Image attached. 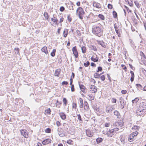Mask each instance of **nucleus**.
Segmentation results:
<instances>
[{"mask_svg":"<svg viewBox=\"0 0 146 146\" xmlns=\"http://www.w3.org/2000/svg\"><path fill=\"white\" fill-rule=\"evenodd\" d=\"M134 3L135 4V5L137 6V8H139L140 6L139 4V3L137 1H134Z\"/></svg>","mask_w":146,"mask_h":146,"instance_id":"nucleus-39","label":"nucleus"},{"mask_svg":"<svg viewBox=\"0 0 146 146\" xmlns=\"http://www.w3.org/2000/svg\"><path fill=\"white\" fill-rule=\"evenodd\" d=\"M119 130L118 128L109 129L108 131L106 132L107 135L109 137H114L116 135V132Z\"/></svg>","mask_w":146,"mask_h":146,"instance_id":"nucleus-4","label":"nucleus"},{"mask_svg":"<svg viewBox=\"0 0 146 146\" xmlns=\"http://www.w3.org/2000/svg\"><path fill=\"white\" fill-rule=\"evenodd\" d=\"M121 92L122 94H125L127 93V91L125 90H122Z\"/></svg>","mask_w":146,"mask_h":146,"instance_id":"nucleus-62","label":"nucleus"},{"mask_svg":"<svg viewBox=\"0 0 146 146\" xmlns=\"http://www.w3.org/2000/svg\"><path fill=\"white\" fill-rule=\"evenodd\" d=\"M138 100L139 99L137 98H135L134 100H133L132 102L133 103H136Z\"/></svg>","mask_w":146,"mask_h":146,"instance_id":"nucleus-48","label":"nucleus"},{"mask_svg":"<svg viewBox=\"0 0 146 146\" xmlns=\"http://www.w3.org/2000/svg\"><path fill=\"white\" fill-rule=\"evenodd\" d=\"M63 102L64 103V104L66 106L67 104V101L66 99V98H64L63 99Z\"/></svg>","mask_w":146,"mask_h":146,"instance_id":"nucleus-35","label":"nucleus"},{"mask_svg":"<svg viewBox=\"0 0 146 146\" xmlns=\"http://www.w3.org/2000/svg\"><path fill=\"white\" fill-rule=\"evenodd\" d=\"M124 7L127 10V11L128 12V13H129V12H131V10H130L127 6L125 5Z\"/></svg>","mask_w":146,"mask_h":146,"instance_id":"nucleus-57","label":"nucleus"},{"mask_svg":"<svg viewBox=\"0 0 146 146\" xmlns=\"http://www.w3.org/2000/svg\"><path fill=\"white\" fill-rule=\"evenodd\" d=\"M70 6L68 7V6L67 5V7H68L69 9L70 10H73V6H74V4L72 2H71L70 3Z\"/></svg>","mask_w":146,"mask_h":146,"instance_id":"nucleus-24","label":"nucleus"},{"mask_svg":"<svg viewBox=\"0 0 146 146\" xmlns=\"http://www.w3.org/2000/svg\"><path fill=\"white\" fill-rule=\"evenodd\" d=\"M90 64L89 61H87L86 62H84V65L86 67H88Z\"/></svg>","mask_w":146,"mask_h":146,"instance_id":"nucleus-38","label":"nucleus"},{"mask_svg":"<svg viewBox=\"0 0 146 146\" xmlns=\"http://www.w3.org/2000/svg\"><path fill=\"white\" fill-rule=\"evenodd\" d=\"M66 142L68 144H71L73 142V141L72 140L69 139Z\"/></svg>","mask_w":146,"mask_h":146,"instance_id":"nucleus-51","label":"nucleus"},{"mask_svg":"<svg viewBox=\"0 0 146 146\" xmlns=\"http://www.w3.org/2000/svg\"><path fill=\"white\" fill-rule=\"evenodd\" d=\"M97 42L99 44L101 45L102 47L104 48H106V45L103 40L100 41L97 40Z\"/></svg>","mask_w":146,"mask_h":146,"instance_id":"nucleus-10","label":"nucleus"},{"mask_svg":"<svg viewBox=\"0 0 146 146\" xmlns=\"http://www.w3.org/2000/svg\"><path fill=\"white\" fill-rule=\"evenodd\" d=\"M114 114L117 116V118H119L120 117V115L119 112L115 110L113 112Z\"/></svg>","mask_w":146,"mask_h":146,"instance_id":"nucleus-21","label":"nucleus"},{"mask_svg":"<svg viewBox=\"0 0 146 146\" xmlns=\"http://www.w3.org/2000/svg\"><path fill=\"white\" fill-rule=\"evenodd\" d=\"M45 131L46 133H50V132H51V129L50 128H48L46 129L45 130Z\"/></svg>","mask_w":146,"mask_h":146,"instance_id":"nucleus-42","label":"nucleus"},{"mask_svg":"<svg viewBox=\"0 0 146 146\" xmlns=\"http://www.w3.org/2000/svg\"><path fill=\"white\" fill-rule=\"evenodd\" d=\"M51 110L50 108H48L45 111V113L47 114L50 115V114Z\"/></svg>","mask_w":146,"mask_h":146,"instance_id":"nucleus-30","label":"nucleus"},{"mask_svg":"<svg viewBox=\"0 0 146 146\" xmlns=\"http://www.w3.org/2000/svg\"><path fill=\"white\" fill-rule=\"evenodd\" d=\"M67 19L68 21L69 22L72 21V19L70 17V15H69L67 16Z\"/></svg>","mask_w":146,"mask_h":146,"instance_id":"nucleus-50","label":"nucleus"},{"mask_svg":"<svg viewBox=\"0 0 146 146\" xmlns=\"http://www.w3.org/2000/svg\"><path fill=\"white\" fill-rule=\"evenodd\" d=\"M142 71L144 75L145 76L146 78V70L144 68H142Z\"/></svg>","mask_w":146,"mask_h":146,"instance_id":"nucleus-46","label":"nucleus"},{"mask_svg":"<svg viewBox=\"0 0 146 146\" xmlns=\"http://www.w3.org/2000/svg\"><path fill=\"white\" fill-rule=\"evenodd\" d=\"M86 133L87 135L90 137L93 136V134L90 130H86Z\"/></svg>","mask_w":146,"mask_h":146,"instance_id":"nucleus-14","label":"nucleus"},{"mask_svg":"<svg viewBox=\"0 0 146 146\" xmlns=\"http://www.w3.org/2000/svg\"><path fill=\"white\" fill-rule=\"evenodd\" d=\"M103 139L101 137H98L96 139L97 143V144L100 143L101 142H102L103 141Z\"/></svg>","mask_w":146,"mask_h":146,"instance_id":"nucleus-27","label":"nucleus"},{"mask_svg":"<svg viewBox=\"0 0 146 146\" xmlns=\"http://www.w3.org/2000/svg\"><path fill=\"white\" fill-rule=\"evenodd\" d=\"M102 70V67L101 66H99L98 68V70L96 71V72H98L99 71L101 72Z\"/></svg>","mask_w":146,"mask_h":146,"instance_id":"nucleus-45","label":"nucleus"},{"mask_svg":"<svg viewBox=\"0 0 146 146\" xmlns=\"http://www.w3.org/2000/svg\"><path fill=\"white\" fill-rule=\"evenodd\" d=\"M64 20V18L62 17L60 18V21L59 22V23H61Z\"/></svg>","mask_w":146,"mask_h":146,"instance_id":"nucleus-64","label":"nucleus"},{"mask_svg":"<svg viewBox=\"0 0 146 146\" xmlns=\"http://www.w3.org/2000/svg\"><path fill=\"white\" fill-rule=\"evenodd\" d=\"M76 13L80 19H83L85 12L82 7H78L76 10Z\"/></svg>","mask_w":146,"mask_h":146,"instance_id":"nucleus-3","label":"nucleus"},{"mask_svg":"<svg viewBox=\"0 0 146 146\" xmlns=\"http://www.w3.org/2000/svg\"><path fill=\"white\" fill-rule=\"evenodd\" d=\"M57 131L60 137H64L65 136L66 132H65L61 130H59L58 128V129Z\"/></svg>","mask_w":146,"mask_h":146,"instance_id":"nucleus-8","label":"nucleus"},{"mask_svg":"<svg viewBox=\"0 0 146 146\" xmlns=\"http://www.w3.org/2000/svg\"><path fill=\"white\" fill-rule=\"evenodd\" d=\"M64 9V7L63 6H61L60 8V10L61 12H63Z\"/></svg>","mask_w":146,"mask_h":146,"instance_id":"nucleus-58","label":"nucleus"},{"mask_svg":"<svg viewBox=\"0 0 146 146\" xmlns=\"http://www.w3.org/2000/svg\"><path fill=\"white\" fill-rule=\"evenodd\" d=\"M96 87L94 85H92L90 88V90L92 93H96L97 91Z\"/></svg>","mask_w":146,"mask_h":146,"instance_id":"nucleus-7","label":"nucleus"},{"mask_svg":"<svg viewBox=\"0 0 146 146\" xmlns=\"http://www.w3.org/2000/svg\"><path fill=\"white\" fill-rule=\"evenodd\" d=\"M79 101L80 104H79V107L80 108H82L84 106L83 101L82 98H79Z\"/></svg>","mask_w":146,"mask_h":146,"instance_id":"nucleus-22","label":"nucleus"},{"mask_svg":"<svg viewBox=\"0 0 146 146\" xmlns=\"http://www.w3.org/2000/svg\"><path fill=\"white\" fill-rule=\"evenodd\" d=\"M71 86V91L72 92H74L75 91L74 86L73 84L70 85Z\"/></svg>","mask_w":146,"mask_h":146,"instance_id":"nucleus-49","label":"nucleus"},{"mask_svg":"<svg viewBox=\"0 0 146 146\" xmlns=\"http://www.w3.org/2000/svg\"><path fill=\"white\" fill-rule=\"evenodd\" d=\"M98 17L102 20H104L105 19L104 16L102 14H99L98 15Z\"/></svg>","mask_w":146,"mask_h":146,"instance_id":"nucleus-32","label":"nucleus"},{"mask_svg":"<svg viewBox=\"0 0 146 146\" xmlns=\"http://www.w3.org/2000/svg\"><path fill=\"white\" fill-rule=\"evenodd\" d=\"M90 81L92 82H93L94 84H95L96 83V81L92 78H91L90 79Z\"/></svg>","mask_w":146,"mask_h":146,"instance_id":"nucleus-63","label":"nucleus"},{"mask_svg":"<svg viewBox=\"0 0 146 146\" xmlns=\"http://www.w3.org/2000/svg\"><path fill=\"white\" fill-rule=\"evenodd\" d=\"M51 21L54 23L56 25H58L59 24L57 18L55 17H54L53 18H51Z\"/></svg>","mask_w":146,"mask_h":146,"instance_id":"nucleus-23","label":"nucleus"},{"mask_svg":"<svg viewBox=\"0 0 146 146\" xmlns=\"http://www.w3.org/2000/svg\"><path fill=\"white\" fill-rule=\"evenodd\" d=\"M84 110H85L88 111L89 109V107L87 101H85L84 102Z\"/></svg>","mask_w":146,"mask_h":146,"instance_id":"nucleus-13","label":"nucleus"},{"mask_svg":"<svg viewBox=\"0 0 146 146\" xmlns=\"http://www.w3.org/2000/svg\"><path fill=\"white\" fill-rule=\"evenodd\" d=\"M81 50L82 53H84L86 52V48L85 46H83L81 47Z\"/></svg>","mask_w":146,"mask_h":146,"instance_id":"nucleus-34","label":"nucleus"},{"mask_svg":"<svg viewBox=\"0 0 146 146\" xmlns=\"http://www.w3.org/2000/svg\"><path fill=\"white\" fill-rule=\"evenodd\" d=\"M139 128V126L135 125L132 128V129L133 130H138Z\"/></svg>","mask_w":146,"mask_h":146,"instance_id":"nucleus-37","label":"nucleus"},{"mask_svg":"<svg viewBox=\"0 0 146 146\" xmlns=\"http://www.w3.org/2000/svg\"><path fill=\"white\" fill-rule=\"evenodd\" d=\"M100 78L101 80L102 81H104L105 79V77L104 75H102L100 76Z\"/></svg>","mask_w":146,"mask_h":146,"instance_id":"nucleus-47","label":"nucleus"},{"mask_svg":"<svg viewBox=\"0 0 146 146\" xmlns=\"http://www.w3.org/2000/svg\"><path fill=\"white\" fill-rule=\"evenodd\" d=\"M51 139H47L44 140L42 142V144L43 145L48 144L51 142Z\"/></svg>","mask_w":146,"mask_h":146,"instance_id":"nucleus-11","label":"nucleus"},{"mask_svg":"<svg viewBox=\"0 0 146 146\" xmlns=\"http://www.w3.org/2000/svg\"><path fill=\"white\" fill-rule=\"evenodd\" d=\"M59 115L62 119L64 120L66 119V115L64 113L61 112L60 113Z\"/></svg>","mask_w":146,"mask_h":146,"instance_id":"nucleus-18","label":"nucleus"},{"mask_svg":"<svg viewBox=\"0 0 146 146\" xmlns=\"http://www.w3.org/2000/svg\"><path fill=\"white\" fill-rule=\"evenodd\" d=\"M119 102L121 106V108L123 109L124 107L125 104L124 102L123 98L122 97L119 98Z\"/></svg>","mask_w":146,"mask_h":146,"instance_id":"nucleus-9","label":"nucleus"},{"mask_svg":"<svg viewBox=\"0 0 146 146\" xmlns=\"http://www.w3.org/2000/svg\"><path fill=\"white\" fill-rule=\"evenodd\" d=\"M72 108L73 109H76L77 107V104L76 103H73L72 104Z\"/></svg>","mask_w":146,"mask_h":146,"instance_id":"nucleus-41","label":"nucleus"},{"mask_svg":"<svg viewBox=\"0 0 146 146\" xmlns=\"http://www.w3.org/2000/svg\"><path fill=\"white\" fill-rule=\"evenodd\" d=\"M43 15L45 19H46L48 20V18L49 17L48 13L47 12H44Z\"/></svg>","mask_w":146,"mask_h":146,"instance_id":"nucleus-31","label":"nucleus"},{"mask_svg":"<svg viewBox=\"0 0 146 146\" xmlns=\"http://www.w3.org/2000/svg\"><path fill=\"white\" fill-rule=\"evenodd\" d=\"M92 33L96 36H99L101 35L102 28L99 26H93L92 28Z\"/></svg>","mask_w":146,"mask_h":146,"instance_id":"nucleus-2","label":"nucleus"},{"mask_svg":"<svg viewBox=\"0 0 146 146\" xmlns=\"http://www.w3.org/2000/svg\"><path fill=\"white\" fill-rule=\"evenodd\" d=\"M112 102L116 103L117 101V100L115 98H113L111 100Z\"/></svg>","mask_w":146,"mask_h":146,"instance_id":"nucleus-60","label":"nucleus"},{"mask_svg":"<svg viewBox=\"0 0 146 146\" xmlns=\"http://www.w3.org/2000/svg\"><path fill=\"white\" fill-rule=\"evenodd\" d=\"M106 111L107 113H111L112 112L110 106H108L106 107Z\"/></svg>","mask_w":146,"mask_h":146,"instance_id":"nucleus-20","label":"nucleus"},{"mask_svg":"<svg viewBox=\"0 0 146 146\" xmlns=\"http://www.w3.org/2000/svg\"><path fill=\"white\" fill-rule=\"evenodd\" d=\"M134 136H133V134H131L129 135V140L130 142H131L133 141V140H135L134 139Z\"/></svg>","mask_w":146,"mask_h":146,"instance_id":"nucleus-26","label":"nucleus"},{"mask_svg":"<svg viewBox=\"0 0 146 146\" xmlns=\"http://www.w3.org/2000/svg\"><path fill=\"white\" fill-rule=\"evenodd\" d=\"M61 72V69L60 68H59L56 69L54 75L55 76H57V77H59V75L60 73Z\"/></svg>","mask_w":146,"mask_h":146,"instance_id":"nucleus-15","label":"nucleus"},{"mask_svg":"<svg viewBox=\"0 0 146 146\" xmlns=\"http://www.w3.org/2000/svg\"><path fill=\"white\" fill-rule=\"evenodd\" d=\"M41 50L42 52H44L46 54H47L48 53L47 47L46 46H44L42 47L41 49Z\"/></svg>","mask_w":146,"mask_h":146,"instance_id":"nucleus-17","label":"nucleus"},{"mask_svg":"<svg viewBox=\"0 0 146 146\" xmlns=\"http://www.w3.org/2000/svg\"><path fill=\"white\" fill-rule=\"evenodd\" d=\"M108 7L109 9H111L113 8V6L111 4H108Z\"/></svg>","mask_w":146,"mask_h":146,"instance_id":"nucleus-54","label":"nucleus"},{"mask_svg":"<svg viewBox=\"0 0 146 146\" xmlns=\"http://www.w3.org/2000/svg\"><path fill=\"white\" fill-rule=\"evenodd\" d=\"M78 83L80 89L82 92L83 93H84V90L86 89L85 87L83 85L81 84L80 82H78Z\"/></svg>","mask_w":146,"mask_h":146,"instance_id":"nucleus-16","label":"nucleus"},{"mask_svg":"<svg viewBox=\"0 0 146 146\" xmlns=\"http://www.w3.org/2000/svg\"><path fill=\"white\" fill-rule=\"evenodd\" d=\"M91 60L92 61L94 62H97L98 61V58L96 59V58H95L94 57H93L92 56L91 58Z\"/></svg>","mask_w":146,"mask_h":146,"instance_id":"nucleus-44","label":"nucleus"},{"mask_svg":"<svg viewBox=\"0 0 146 146\" xmlns=\"http://www.w3.org/2000/svg\"><path fill=\"white\" fill-rule=\"evenodd\" d=\"M89 48H90L91 50L94 51H96L97 50L96 46L94 45H90Z\"/></svg>","mask_w":146,"mask_h":146,"instance_id":"nucleus-28","label":"nucleus"},{"mask_svg":"<svg viewBox=\"0 0 146 146\" xmlns=\"http://www.w3.org/2000/svg\"><path fill=\"white\" fill-rule=\"evenodd\" d=\"M93 5L94 7H96L98 8H100L101 7V5L100 4L96 2H94L93 3Z\"/></svg>","mask_w":146,"mask_h":146,"instance_id":"nucleus-12","label":"nucleus"},{"mask_svg":"<svg viewBox=\"0 0 146 146\" xmlns=\"http://www.w3.org/2000/svg\"><path fill=\"white\" fill-rule=\"evenodd\" d=\"M130 73L131 74V77H134V76H135L133 72L132 71L130 70Z\"/></svg>","mask_w":146,"mask_h":146,"instance_id":"nucleus-61","label":"nucleus"},{"mask_svg":"<svg viewBox=\"0 0 146 146\" xmlns=\"http://www.w3.org/2000/svg\"><path fill=\"white\" fill-rule=\"evenodd\" d=\"M56 52V50L55 49H54L52 51V52H51L50 55L52 57H54L55 55V52Z\"/></svg>","mask_w":146,"mask_h":146,"instance_id":"nucleus-33","label":"nucleus"},{"mask_svg":"<svg viewBox=\"0 0 146 146\" xmlns=\"http://www.w3.org/2000/svg\"><path fill=\"white\" fill-rule=\"evenodd\" d=\"M101 74H99L98 73H96L94 74V76L95 78H100V75Z\"/></svg>","mask_w":146,"mask_h":146,"instance_id":"nucleus-29","label":"nucleus"},{"mask_svg":"<svg viewBox=\"0 0 146 146\" xmlns=\"http://www.w3.org/2000/svg\"><path fill=\"white\" fill-rule=\"evenodd\" d=\"M113 14L114 18H116L117 17V13L115 11H113Z\"/></svg>","mask_w":146,"mask_h":146,"instance_id":"nucleus-36","label":"nucleus"},{"mask_svg":"<svg viewBox=\"0 0 146 146\" xmlns=\"http://www.w3.org/2000/svg\"><path fill=\"white\" fill-rule=\"evenodd\" d=\"M61 84L62 85H67L68 84V83L67 81H64L62 82Z\"/></svg>","mask_w":146,"mask_h":146,"instance_id":"nucleus-55","label":"nucleus"},{"mask_svg":"<svg viewBox=\"0 0 146 146\" xmlns=\"http://www.w3.org/2000/svg\"><path fill=\"white\" fill-rule=\"evenodd\" d=\"M21 134L23 135L24 137L28 138L29 137L28 132L27 130L25 129H22L20 130Z\"/></svg>","mask_w":146,"mask_h":146,"instance_id":"nucleus-5","label":"nucleus"},{"mask_svg":"<svg viewBox=\"0 0 146 146\" xmlns=\"http://www.w3.org/2000/svg\"><path fill=\"white\" fill-rule=\"evenodd\" d=\"M88 96L89 97L90 100H94V97H93L92 96H91V95H88Z\"/></svg>","mask_w":146,"mask_h":146,"instance_id":"nucleus-56","label":"nucleus"},{"mask_svg":"<svg viewBox=\"0 0 146 146\" xmlns=\"http://www.w3.org/2000/svg\"><path fill=\"white\" fill-rule=\"evenodd\" d=\"M68 30L67 29H65L63 31V36L64 37H66L68 34Z\"/></svg>","mask_w":146,"mask_h":146,"instance_id":"nucleus-25","label":"nucleus"},{"mask_svg":"<svg viewBox=\"0 0 146 146\" xmlns=\"http://www.w3.org/2000/svg\"><path fill=\"white\" fill-rule=\"evenodd\" d=\"M141 52L142 53V54H141V55H143V56H142V58L143 59V60H144L146 58L145 56L144 55V53L142 52Z\"/></svg>","mask_w":146,"mask_h":146,"instance_id":"nucleus-59","label":"nucleus"},{"mask_svg":"<svg viewBox=\"0 0 146 146\" xmlns=\"http://www.w3.org/2000/svg\"><path fill=\"white\" fill-rule=\"evenodd\" d=\"M136 113L138 115L146 113V102H143L140 103L139 107L137 110Z\"/></svg>","mask_w":146,"mask_h":146,"instance_id":"nucleus-1","label":"nucleus"},{"mask_svg":"<svg viewBox=\"0 0 146 146\" xmlns=\"http://www.w3.org/2000/svg\"><path fill=\"white\" fill-rule=\"evenodd\" d=\"M136 88L137 89L139 90H143V87L142 86L139 84H136Z\"/></svg>","mask_w":146,"mask_h":146,"instance_id":"nucleus-19","label":"nucleus"},{"mask_svg":"<svg viewBox=\"0 0 146 146\" xmlns=\"http://www.w3.org/2000/svg\"><path fill=\"white\" fill-rule=\"evenodd\" d=\"M15 50L16 51L15 53L16 54H19V48H15Z\"/></svg>","mask_w":146,"mask_h":146,"instance_id":"nucleus-43","label":"nucleus"},{"mask_svg":"<svg viewBox=\"0 0 146 146\" xmlns=\"http://www.w3.org/2000/svg\"><path fill=\"white\" fill-rule=\"evenodd\" d=\"M116 124L117 125H118L120 126L121 127L123 126L122 123L121 122H117L116 123Z\"/></svg>","mask_w":146,"mask_h":146,"instance_id":"nucleus-52","label":"nucleus"},{"mask_svg":"<svg viewBox=\"0 0 146 146\" xmlns=\"http://www.w3.org/2000/svg\"><path fill=\"white\" fill-rule=\"evenodd\" d=\"M138 132L137 131H135L134 132H133L131 133L132 134H133V136L135 137L137 136V135L138 134Z\"/></svg>","mask_w":146,"mask_h":146,"instance_id":"nucleus-53","label":"nucleus"},{"mask_svg":"<svg viewBox=\"0 0 146 146\" xmlns=\"http://www.w3.org/2000/svg\"><path fill=\"white\" fill-rule=\"evenodd\" d=\"M78 116V119L80 121H81V122H80V123H82V118L81 117V116L80 115V114H78L77 115Z\"/></svg>","mask_w":146,"mask_h":146,"instance_id":"nucleus-40","label":"nucleus"},{"mask_svg":"<svg viewBox=\"0 0 146 146\" xmlns=\"http://www.w3.org/2000/svg\"><path fill=\"white\" fill-rule=\"evenodd\" d=\"M72 50L75 58H78V52L77 50L76 47V46L73 47L72 48Z\"/></svg>","mask_w":146,"mask_h":146,"instance_id":"nucleus-6","label":"nucleus"}]
</instances>
